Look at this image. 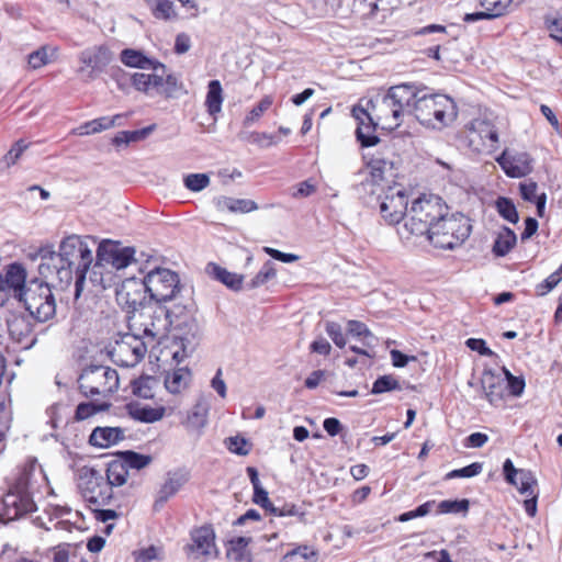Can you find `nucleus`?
Returning <instances> with one entry per match:
<instances>
[{
	"instance_id": "nucleus-61",
	"label": "nucleus",
	"mask_w": 562,
	"mask_h": 562,
	"mask_svg": "<svg viewBox=\"0 0 562 562\" xmlns=\"http://www.w3.org/2000/svg\"><path fill=\"white\" fill-rule=\"evenodd\" d=\"M263 251L273 259L282 262L290 263L299 260V256L294 254H285L271 247H263Z\"/></svg>"
},
{
	"instance_id": "nucleus-1",
	"label": "nucleus",
	"mask_w": 562,
	"mask_h": 562,
	"mask_svg": "<svg viewBox=\"0 0 562 562\" xmlns=\"http://www.w3.org/2000/svg\"><path fill=\"white\" fill-rule=\"evenodd\" d=\"M92 261L93 256L88 244L81 237L70 235L60 241L58 251L42 255L38 273L64 290L71 284L75 270V297L78 299Z\"/></svg>"
},
{
	"instance_id": "nucleus-59",
	"label": "nucleus",
	"mask_w": 562,
	"mask_h": 562,
	"mask_svg": "<svg viewBox=\"0 0 562 562\" xmlns=\"http://www.w3.org/2000/svg\"><path fill=\"white\" fill-rule=\"evenodd\" d=\"M232 205L234 206L232 213H249L258 210L257 203L249 199H234V204Z\"/></svg>"
},
{
	"instance_id": "nucleus-13",
	"label": "nucleus",
	"mask_w": 562,
	"mask_h": 562,
	"mask_svg": "<svg viewBox=\"0 0 562 562\" xmlns=\"http://www.w3.org/2000/svg\"><path fill=\"white\" fill-rule=\"evenodd\" d=\"M113 53L106 45H94L80 52L78 74L85 82L95 80L113 60Z\"/></svg>"
},
{
	"instance_id": "nucleus-18",
	"label": "nucleus",
	"mask_w": 562,
	"mask_h": 562,
	"mask_svg": "<svg viewBox=\"0 0 562 562\" xmlns=\"http://www.w3.org/2000/svg\"><path fill=\"white\" fill-rule=\"evenodd\" d=\"M214 532L210 527H201L191 533L188 554L194 560H207L217 555Z\"/></svg>"
},
{
	"instance_id": "nucleus-31",
	"label": "nucleus",
	"mask_w": 562,
	"mask_h": 562,
	"mask_svg": "<svg viewBox=\"0 0 562 562\" xmlns=\"http://www.w3.org/2000/svg\"><path fill=\"white\" fill-rule=\"evenodd\" d=\"M207 271L216 280L221 281L232 290L238 291L243 286L244 277L241 274L229 272L225 268H222L215 263H210L207 266Z\"/></svg>"
},
{
	"instance_id": "nucleus-41",
	"label": "nucleus",
	"mask_w": 562,
	"mask_h": 562,
	"mask_svg": "<svg viewBox=\"0 0 562 562\" xmlns=\"http://www.w3.org/2000/svg\"><path fill=\"white\" fill-rule=\"evenodd\" d=\"M347 331L351 336L359 337L363 339V345L367 347H372L375 340L374 335L367 327V325L359 321H349L347 323Z\"/></svg>"
},
{
	"instance_id": "nucleus-39",
	"label": "nucleus",
	"mask_w": 562,
	"mask_h": 562,
	"mask_svg": "<svg viewBox=\"0 0 562 562\" xmlns=\"http://www.w3.org/2000/svg\"><path fill=\"white\" fill-rule=\"evenodd\" d=\"M317 551L308 546H300L283 557V562H316Z\"/></svg>"
},
{
	"instance_id": "nucleus-24",
	"label": "nucleus",
	"mask_w": 562,
	"mask_h": 562,
	"mask_svg": "<svg viewBox=\"0 0 562 562\" xmlns=\"http://www.w3.org/2000/svg\"><path fill=\"white\" fill-rule=\"evenodd\" d=\"M4 516L8 520L19 519L35 509L34 502L27 495L8 494L3 499Z\"/></svg>"
},
{
	"instance_id": "nucleus-11",
	"label": "nucleus",
	"mask_w": 562,
	"mask_h": 562,
	"mask_svg": "<svg viewBox=\"0 0 562 562\" xmlns=\"http://www.w3.org/2000/svg\"><path fill=\"white\" fill-rule=\"evenodd\" d=\"M149 296L156 302H167L180 292L179 276L167 268L150 270L144 278Z\"/></svg>"
},
{
	"instance_id": "nucleus-54",
	"label": "nucleus",
	"mask_w": 562,
	"mask_h": 562,
	"mask_svg": "<svg viewBox=\"0 0 562 562\" xmlns=\"http://www.w3.org/2000/svg\"><path fill=\"white\" fill-rule=\"evenodd\" d=\"M434 505H435V501H428V502L422 504L420 506H418L414 510H409V512L401 514L398 516L397 520L401 522H406L414 518L424 517L430 513Z\"/></svg>"
},
{
	"instance_id": "nucleus-15",
	"label": "nucleus",
	"mask_w": 562,
	"mask_h": 562,
	"mask_svg": "<svg viewBox=\"0 0 562 562\" xmlns=\"http://www.w3.org/2000/svg\"><path fill=\"white\" fill-rule=\"evenodd\" d=\"M469 146L476 153L492 154L498 148V131L487 119H474L469 126Z\"/></svg>"
},
{
	"instance_id": "nucleus-51",
	"label": "nucleus",
	"mask_w": 562,
	"mask_h": 562,
	"mask_svg": "<svg viewBox=\"0 0 562 562\" xmlns=\"http://www.w3.org/2000/svg\"><path fill=\"white\" fill-rule=\"evenodd\" d=\"M469 510V501L468 499H447L442 501L438 504V512L440 514H458V513H467Z\"/></svg>"
},
{
	"instance_id": "nucleus-26",
	"label": "nucleus",
	"mask_w": 562,
	"mask_h": 562,
	"mask_svg": "<svg viewBox=\"0 0 562 562\" xmlns=\"http://www.w3.org/2000/svg\"><path fill=\"white\" fill-rule=\"evenodd\" d=\"M510 2H480L481 9L467 13L463 18L464 22H477L480 20H493L505 15L509 11Z\"/></svg>"
},
{
	"instance_id": "nucleus-7",
	"label": "nucleus",
	"mask_w": 562,
	"mask_h": 562,
	"mask_svg": "<svg viewBox=\"0 0 562 562\" xmlns=\"http://www.w3.org/2000/svg\"><path fill=\"white\" fill-rule=\"evenodd\" d=\"M48 281L32 279L20 293L19 301L38 322H47L56 314V301Z\"/></svg>"
},
{
	"instance_id": "nucleus-55",
	"label": "nucleus",
	"mask_w": 562,
	"mask_h": 562,
	"mask_svg": "<svg viewBox=\"0 0 562 562\" xmlns=\"http://www.w3.org/2000/svg\"><path fill=\"white\" fill-rule=\"evenodd\" d=\"M483 464L480 462H474L468 467L462 469L453 470L446 475V479H454V477H472L482 472Z\"/></svg>"
},
{
	"instance_id": "nucleus-42",
	"label": "nucleus",
	"mask_w": 562,
	"mask_h": 562,
	"mask_svg": "<svg viewBox=\"0 0 562 562\" xmlns=\"http://www.w3.org/2000/svg\"><path fill=\"white\" fill-rule=\"evenodd\" d=\"M496 209H497V212L499 213V215L513 223V224H516L519 220V216H518V212L516 210V206L515 204L513 203V201L508 198H504V196H501L496 200Z\"/></svg>"
},
{
	"instance_id": "nucleus-53",
	"label": "nucleus",
	"mask_w": 562,
	"mask_h": 562,
	"mask_svg": "<svg viewBox=\"0 0 562 562\" xmlns=\"http://www.w3.org/2000/svg\"><path fill=\"white\" fill-rule=\"evenodd\" d=\"M200 11L196 2H176L177 20L195 18Z\"/></svg>"
},
{
	"instance_id": "nucleus-48",
	"label": "nucleus",
	"mask_w": 562,
	"mask_h": 562,
	"mask_svg": "<svg viewBox=\"0 0 562 562\" xmlns=\"http://www.w3.org/2000/svg\"><path fill=\"white\" fill-rule=\"evenodd\" d=\"M394 390H401L398 381L392 375H382L373 383L371 393L381 394Z\"/></svg>"
},
{
	"instance_id": "nucleus-6",
	"label": "nucleus",
	"mask_w": 562,
	"mask_h": 562,
	"mask_svg": "<svg viewBox=\"0 0 562 562\" xmlns=\"http://www.w3.org/2000/svg\"><path fill=\"white\" fill-rule=\"evenodd\" d=\"M134 248L123 247L120 243L109 239L102 240L97 249V262L90 274L91 282L104 290L112 286L113 272H104V266L110 265L116 270L124 269L134 260Z\"/></svg>"
},
{
	"instance_id": "nucleus-21",
	"label": "nucleus",
	"mask_w": 562,
	"mask_h": 562,
	"mask_svg": "<svg viewBox=\"0 0 562 562\" xmlns=\"http://www.w3.org/2000/svg\"><path fill=\"white\" fill-rule=\"evenodd\" d=\"M26 283V271L20 263L9 265L4 274H0V291L12 292L18 299Z\"/></svg>"
},
{
	"instance_id": "nucleus-63",
	"label": "nucleus",
	"mask_w": 562,
	"mask_h": 562,
	"mask_svg": "<svg viewBox=\"0 0 562 562\" xmlns=\"http://www.w3.org/2000/svg\"><path fill=\"white\" fill-rule=\"evenodd\" d=\"M465 345L468 348H470L473 351H477L482 356H492L493 355V351L486 347V344L483 339L469 338L465 341Z\"/></svg>"
},
{
	"instance_id": "nucleus-32",
	"label": "nucleus",
	"mask_w": 562,
	"mask_h": 562,
	"mask_svg": "<svg viewBox=\"0 0 562 562\" xmlns=\"http://www.w3.org/2000/svg\"><path fill=\"white\" fill-rule=\"evenodd\" d=\"M128 476V469L126 463L122 460H113L109 463L106 469L105 482L109 483L111 490L113 487L122 486L126 483Z\"/></svg>"
},
{
	"instance_id": "nucleus-28",
	"label": "nucleus",
	"mask_w": 562,
	"mask_h": 562,
	"mask_svg": "<svg viewBox=\"0 0 562 562\" xmlns=\"http://www.w3.org/2000/svg\"><path fill=\"white\" fill-rule=\"evenodd\" d=\"M122 117H123L122 114H116L112 117H108V116L99 117V119L86 122L77 128H74L71 133L76 134V135H80V136L100 133V132L109 130L115 125H121L120 120Z\"/></svg>"
},
{
	"instance_id": "nucleus-36",
	"label": "nucleus",
	"mask_w": 562,
	"mask_h": 562,
	"mask_svg": "<svg viewBox=\"0 0 562 562\" xmlns=\"http://www.w3.org/2000/svg\"><path fill=\"white\" fill-rule=\"evenodd\" d=\"M190 371L187 368H179L167 373L165 378V386L170 393H179L187 387L190 381Z\"/></svg>"
},
{
	"instance_id": "nucleus-47",
	"label": "nucleus",
	"mask_w": 562,
	"mask_h": 562,
	"mask_svg": "<svg viewBox=\"0 0 562 562\" xmlns=\"http://www.w3.org/2000/svg\"><path fill=\"white\" fill-rule=\"evenodd\" d=\"M155 379L150 376L140 378L133 382V393L142 398H151L154 396L153 393V384H155Z\"/></svg>"
},
{
	"instance_id": "nucleus-33",
	"label": "nucleus",
	"mask_w": 562,
	"mask_h": 562,
	"mask_svg": "<svg viewBox=\"0 0 562 562\" xmlns=\"http://www.w3.org/2000/svg\"><path fill=\"white\" fill-rule=\"evenodd\" d=\"M157 70L161 75V87H159V94L165 98H177L179 92L182 91V83L179 82L176 76L166 72V67L158 64Z\"/></svg>"
},
{
	"instance_id": "nucleus-37",
	"label": "nucleus",
	"mask_w": 562,
	"mask_h": 562,
	"mask_svg": "<svg viewBox=\"0 0 562 562\" xmlns=\"http://www.w3.org/2000/svg\"><path fill=\"white\" fill-rule=\"evenodd\" d=\"M516 241L517 237L514 231L508 227H503L498 232L495 239L493 252L498 257H503L513 249V247L516 245Z\"/></svg>"
},
{
	"instance_id": "nucleus-52",
	"label": "nucleus",
	"mask_w": 562,
	"mask_h": 562,
	"mask_svg": "<svg viewBox=\"0 0 562 562\" xmlns=\"http://www.w3.org/2000/svg\"><path fill=\"white\" fill-rule=\"evenodd\" d=\"M325 330L334 344L338 348H344L347 344L346 337L342 333V327L336 322H326Z\"/></svg>"
},
{
	"instance_id": "nucleus-62",
	"label": "nucleus",
	"mask_w": 562,
	"mask_h": 562,
	"mask_svg": "<svg viewBox=\"0 0 562 562\" xmlns=\"http://www.w3.org/2000/svg\"><path fill=\"white\" fill-rule=\"evenodd\" d=\"M355 12L361 13L362 18H371L378 10L376 2H353Z\"/></svg>"
},
{
	"instance_id": "nucleus-20",
	"label": "nucleus",
	"mask_w": 562,
	"mask_h": 562,
	"mask_svg": "<svg viewBox=\"0 0 562 562\" xmlns=\"http://www.w3.org/2000/svg\"><path fill=\"white\" fill-rule=\"evenodd\" d=\"M352 116L358 122L356 131L357 138L363 147L374 146L379 143V137L375 135V128L380 126L376 120L370 113L369 109L361 105H356L352 109Z\"/></svg>"
},
{
	"instance_id": "nucleus-27",
	"label": "nucleus",
	"mask_w": 562,
	"mask_h": 562,
	"mask_svg": "<svg viewBox=\"0 0 562 562\" xmlns=\"http://www.w3.org/2000/svg\"><path fill=\"white\" fill-rule=\"evenodd\" d=\"M124 438V430L120 427H97L92 430L89 442L99 448H108Z\"/></svg>"
},
{
	"instance_id": "nucleus-25",
	"label": "nucleus",
	"mask_w": 562,
	"mask_h": 562,
	"mask_svg": "<svg viewBox=\"0 0 562 562\" xmlns=\"http://www.w3.org/2000/svg\"><path fill=\"white\" fill-rule=\"evenodd\" d=\"M188 481V472L175 471L168 473L165 483L161 485L158 492L157 499L155 502V508L164 505L170 497L176 495Z\"/></svg>"
},
{
	"instance_id": "nucleus-57",
	"label": "nucleus",
	"mask_w": 562,
	"mask_h": 562,
	"mask_svg": "<svg viewBox=\"0 0 562 562\" xmlns=\"http://www.w3.org/2000/svg\"><path fill=\"white\" fill-rule=\"evenodd\" d=\"M246 446L247 441L244 438L229 437L227 439V449L238 456H247L249 453V449H247Z\"/></svg>"
},
{
	"instance_id": "nucleus-29",
	"label": "nucleus",
	"mask_w": 562,
	"mask_h": 562,
	"mask_svg": "<svg viewBox=\"0 0 562 562\" xmlns=\"http://www.w3.org/2000/svg\"><path fill=\"white\" fill-rule=\"evenodd\" d=\"M130 415L143 423H155L160 420L165 415L164 407H150L139 403H130L127 405Z\"/></svg>"
},
{
	"instance_id": "nucleus-30",
	"label": "nucleus",
	"mask_w": 562,
	"mask_h": 562,
	"mask_svg": "<svg viewBox=\"0 0 562 562\" xmlns=\"http://www.w3.org/2000/svg\"><path fill=\"white\" fill-rule=\"evenodd\" d=\"M505 476L510 474H518L520 486L518 487L519 493H532V486L537 485V480L533 474L524 469H516L510 459H506L503 465Z\"/></svg>"
},
{
	"instance_id": "nucleus-23",
	"label": "nucleus",
	"mask_w": 562,
	"mask_h": 562,
	"mask_svg": "<svg viewBox=\"0 0 562 562\" xmlns=\"http://www.w3.org/2000/svg\"><path fill=\"white\" fill-rule=\"evenodd\" d=\"M384 166L383 161L378 160L359 172L362 178L357 188L359 193L375 194L378 192V188L384 180Z\"/></svg>"
},
{
	"instance_id": "nucleus-14",
	"label": "nucleus",
	"mask_w": 562,
	"mask_h": 562,
	"mask_svg": "<svg viewBox=\"0 0 562 562\" xmlns=\"http://www.w3.org/2000/svg\"><path fill=\"white\" fill-rule=\"evenodd\" d=\"M148 293L144 279L127 278L116 289L117 304L130 315V319H136L137 314L145 307Z\"/></svg>"
},
{
	"instance_id": "nucleus-64",
	"label": "nucleus",
	"mask_w": 562,
	"mask_h": 562,
	"mask_svg": "<svg viewBox=\"0 0 562 562\" xmlns=\"http://www.w3.org/2000/svg\"><path fill=\"white\" fill-rule=\"evenodd\" d=\"M519 188H520L521 196L526 201L533 202L535 199L538 196L536 194L538 186L535 181L522 182V183H520Z\"/></svg>"
},
{
	"instance_id": "nucleus-50",
	"label": "nucleus",
	"mask_w": 562,
	"mask_h": 562,
	"mask_svg": "<svg viewBox=\"0 0 562 562\" xmlns=\"http://www.w3.org/2000/svg\"><path fill=\"white\" fill-rule=\"evenodd\" d=\"M272 102L273 100L270 95L261 99L260 102L249 111L248 115L245 117L244 124L248 126L257 122L272 105Z\"/></svg>"
},
{
	"instance_id": "nucleus-44",
	"label": "nucleus",
	"mask_w": 562,
	"mask_h": 562,
	"mask_svg": "<svg viewBox=\"0 0 562 562\" xmlns=\"http://www.w3.org/2000/svg\"><path fill=\"white\" fill-rule=\"evenodd\" d=\"M211 183L207 173H189L183 178L184 187L192 192H201Z\"/></svg>"
},
{
	"instance_id": "nucleus-43",
	"label": "nucleus",
	"mask_w": 562,
	"mask_h": 562,
	"mask_svg": "<svg viewBox=\"0 0 562 562\" xmlns=\"http://www.w3.org/2000/svg\"><path fill=\"white\" fill-rule=\"evenodd\" d=\"M122 461L126 463V468L140 470L147 467L151 462V457L140 454L131 450L121 452Z\"/></svg>"
},
{
	"instance_id": "nucleus-38",
	"label": "nucleus",
	"mask_w": 562,
	"mask_h": 562,
	"mask_svg": "<svg viewBox=\"0 0 562 562\" xmlns=\"http://www.w3.org/2000/svg\"><path fill=\"white\" fill-rule=\"evenodd\" d=\"M207 89L209 90L206 94L205 105L207 108L209 113L212 116H215L217 113L221 112L223 103V90L221 82L218 80H212L209 82Z\"/></svg>"
},
{
	"instance_id": "nucleus-5",
	"label": "nucleus",
	"mask_w": 562,
	"mask_h": 562,
	"mask_svg": "<svg viewBox=\"0 0 562 562\" xmlns=\"http://www.w3.org/2000/svg\"><path fill=\"white\" fill-rule=\"evenodd\" d=\"M448 210L442 199L437 195H422L413 201L403 225L402 235L409 236L430 235L437 222Z\"/></svg>"
},
{
	"instance_id": "nucleus-22",
	"label": "nucleus",
	"mask_w": 562,
	"mask_h": 562,
	"mask_svg": "<svg viewBox=\"0 0 562 562\" xmlns=\"http://www.w3.org/2000/svg\"><path fill=\"white\" fill-rule=\"evenodd\" d=\"M481 384L485 398L491 405L498 406L504 401L507 391L504 378L493 373L492 371H484Z\"/></svg>"
},
{
	"instance_id": "nucleus-4",
	"label": "nucleus",
	"mask_w": 562,
	"mask_h": 562,
	"mask_svg": "<svg viewBox=\"0 0 562 562\" xmlns=\"http://www.w3.org/2000/svg\"><path fill=\"white\" fill-rule=\"evenodd\" d=\"M131 328L139 326L146 337L155 339L164 336L169 326L181 329L182 326L188 328L187 335L194 337L198 330V324L191 315H187L183 319L177 315L175 311L169 312L160 305H147L138 314L136 319H130Z\"/></svg>"
},
{
	"instance_id": "nucleus-16",
	"label": "nucleus",
	"mask_w": 562,
	"mask_h": 562,
	"mask_svg": "<svg viewBox=\"0 0 562 562\" xmlns=\"http://www.w3.org/2000/svg\"><path fill=\"white\" fill-rule=\"evenodd\" d=\"M158 64L153 66V74L135 72L127 77L121 68L112 70V78L117 82L120 89L131 82L133 87L148 97H157L159 94V87H161V75L157 70Z\"/></svg>"
},
{
	"instance_id": "nucleus-2",
	"label": "nucleus",
	"mask_w": 562,
	"mask_h": 562,
	"mask_svg": "<svg viewBox=\"0 0 562 562\" xmlns=\"http://www.w3.org/2000/svg\"><path fill=\"white\" fill-rule=\"evenodd\" d=\"M415 94L411 112L417 121L431 128L440 130L450 125L458 116L454 101L441 93H428L427 88H418L412 85Z\"/></svg>"
},
{
	"instance_id": "nucleus-10",
	"label": "nucleus",
	"mask_w": 562,
	"mask_h": 562,
	"mask_svg": "<svg viewBox=\"0 0 562 562\" xmlns=\"http://www.w3.org/2000/svg\"><path fill=\"white\" fill-rule=\"evenodd\" d=\"M78 487L82 497L91 505L105 506L112 498L111 487L102 473L93 468L79 470Z\"/></svg>"
},
{
	"instance_id": "nucleus-34",
	"label": "nucleus",
	"mask_w": 562,
	"mask_h": 562,
	"mask_svg": "<svg viewBox=\"0 0 562 562\" xmlns=\"http://www.w3.org/2000/svg\"><path fill=\"white\" fill-rule=\"evenodd\" d=\"M250 539L245 537H238L229 541L227 548V558L235 562H251V554L248 550V543Z\"/></svg>"
},
{
	"instance_id": "nucleus-3",
	"label": "nucleus",
	"mask_w": 562,
	"mask_h": 562,
	"mask_svg": "<svg viewBox=\"0 0 562 562\" xmlns=\"http://www.w3.org/2000/svg\"><path fill=\"white\" fill-rule=\"evenodd\" d=\"M414 97L412 85L403 83L391 87L382 97L369 100L364 109H369L382 130L393 131L402 124L404 114L411 112Z\"/></svg>"
},
{
	"instance_id": "nucleus-12",
	"label": "nucleus",
	"mask_w": 562,
	"mask_h": 562,
	"mask_svg": "<svg viewBox=\"0 0 562 562\" xmlns=\"http://www.w3.org/2000/svg\"><path fill=\"white\" fill-rule=\"evenodd\" d=\"M147 352V346L137 334L126 333L115 340L109 351L112 360L121 367H135Z\"/></svg>"
},
{
	"instance_id": "nucleus-35",
	"label": "nucleus",
	"mask_w": 562,
	"mask_h": 562,
	"mask_svg": "<svg viewBox=\"0 0 562 562\" xmlns=\"http://www.w3.org/2000/svg\"><path fill=\"white\" fill-rule=\"evenodd\" d=\"M121 61L127 67L150 69L158 63L145 56L142 52L126 48L121 53Z\"/></svg>"
},
{
	"instance_id": "nucleus-60",
	"label": "nucleus",
	"mask_w": 562,
	"mask_h": 562,
	"mask_svg": "<svg viewBox=\"0 0 562 562\" xmlns=\"http://www.w3.org/2000/svg\"><path fill=\"white\" fill-rule=\"evenodd\" d=\"M561 278L559 277V274L554 271L553 273H551L544 281L543 283L539 284L537 286V290H538V294L539 295H546L547 293H549L551 290H553L560 282H561Z\"/></svg>"
},
{
	"instance_id": "nucleus-49",
	"label": "nucleus",
	"mask_w": 562,
	"mask_h": 562,
	"mask_svg": "<svg viewBox=\"0 0 562 562\" xmlns=\"http://www.w3.org/2000/svg\"><path fill=\"white\" fill-rule=\"evenodd\" d=\"M544 23L550 32V36L562 44V36L558 35V33H562V7L555 14L547 15Z\"/></svg>"
},
{
	"instance_id": "nucleus-8",
	"label": "nucleus",
	"mask_w": 562,
	"mask_h": 562,
	"mask_svg": "<svg viewBox=\"0 0 562 562\" xmlns=\"http://www.w3.org/2000/svg\"><path fill=\"white\" fill-rule=\"evenodd\" d=\"M79 390L86 397L106 398L119 390L120 378L115 369L93 364L85 368L78 379Z\"/></svg>"
},
{
	"instance_id": "nucleus-40",
	"label": "nucleus",
	"mask_w": 562,
	"mask_h": 562,
	"mask_svg": "<svg viewBox=\"0 0 562 562\" xmlns=\"http://www.w3.org/2000/svg\"><path fill=\"white\" fill-rule=\"evenodd\" d=\"M55 54V48L43 46L29 55V65L33 69H38L49 64L56 57Z\"/></svg>"
},
{
	"instance_id": "nucleus-17",
	"label": "nucleus",
	"mask_w": 562,
	"mask_h": 562,
	"mask_svg": "<svg viewBox=\"0 0 562 562\" xmlns=\"http://www.w3.org/2000/svg\"><path fill=\"white\" fill-rule=\"evenodd\" d=\"M408 196L401 186L389 187L381 196L380 212L391 225L398 224L408 212Z\"/></svg>"
},
{
	"instance_id": "nucleus-46",
	"label": "nucleus",
	"mask_w": 562,
	"mask_h": 562,
	"mask_svg": "<svg viewBox=\"0 0 562 562\" xmlns=\"http://www.w3.org/2000/svg\"><path fill=\"white\" fill-rule=\"evenodd\" d=\"M151 12L156 19L165 21H176V2H155Z\"/></svg>"
},
{
	"instance_id": "nucleus-9",
	"label": "nucleus",
	"mask_w": 562,
	"mask_h": 562,
	"mask_svg": "<svg viewBox=\"0 0 562 562\" xmlns=\"http://www.w3.org/2000/svg\"><path fill=\"white\" fill-rule=\"evenodd\" d=\"M471 225L469 220L462 214H452L447 216V211L442 218H440L430 235L428 240L438 248L453 249L461 245L470 235Z\"/></svg>"
},
{
	"instance_id": "nucleus-58",
	"label": "nucleus",
	"mask_w": 562,
	"mask_h": 562,
	"mask_svg": "<svg viewBox=\"0 0 562 562\" xmlns=\"http://www.w3.org/2000/svg\"><path fill=\"white\" fill-rule=\"evenodd\" d=\"M161 551L159 548L150 546L147 549L140 550L136 555V562H156L160 559Z\"/></svg>"
},
{
	"instance_id": "nucleus-56",
	"label": "nucleus",
	"mask_w": 562,
	"mask_h": 562,
	"mask_svg": "<svg viewBox=\"0 0 562 562\" xmlns=\"http://www.w3.org/2000/svg\"><path fill=\"white\" fill-rule=\"evenodd\" d=\"M26 148L27 145L24 144L23 140L16 142L14 146L3 157L1 164L4 165L5 168H9L10 166L14 165Z\"/></svg>"
},
{
	"instance_id": "nucleus-19",
	"label": "nucleus",
	"mask_w": 562,
	"mask_h": 562,
	"mask_svg": "<svg viewBox=\"0 0 562 562\" xmlns=\"http://www.w3.org/2000/svg\"><path fill=\"white\" fill-rule=\"evenodd\" d=\"M497 164L510 178H521L532 171V159L528 153L505 149L497 158Z\"/></svg>"
},
{
	"instance_id": "nucleus-45",
	"label": "nucleus",
	"mask_w": 562,
	"mask_h": 562,
	"mask_svg": "<svg viewBox=\"0 0 562 562\" xmlns=\"http://www.w3.org/2000/svg\"><path fill=\"white\" fill-rule=\"evenodd\" d=\"M109 407H110L109 403H101V404H95L92 402L80 403L76 408L75 417L77 420H85L99 412L109 409Z\"/></svg>"
}]
</instances>
